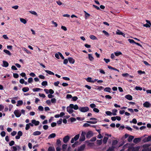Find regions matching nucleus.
Instances as JSON below:
<instances>
[{
    "label": "nucleus",
    "instance_id": "obj_29",
    "mask_svg": "<svg viewBox=\"0 0 151 151\" xmlns=\"http://www.w3.org/2000/svg\"><path fill=\"white\" fill-rule=\"evenodd\" d=\"M48 151H55V149L54 147H50L48 149Z\"/></svg>",
    "mask_w": 151,
    "mask_h": 151
},
{
    "label": "nucleus",
    "instance_id": "obj_63",
    "mask_svg": "<svg viewBox=\"0 0 151 151\" xmlns=\"http://www.w3.org/2000/svg\"><path fill=\"white\" fill-rule=\"evenodd\" d=\"M39 95L41 97H42L43 98H44L45 97V95L43 94V93H39Z\"/></svg>",
    "mask_w": 151,
    "mask_h": 151
},
{
    "label": "nucleus",
    "instance_id": "obj_34",
    "mask_svg": "<svg viewBox=\"0 0 151 151\" xmlns=\"http://www.w3.org/2000/svg\"><path fill=\"white\" fill-rule=\"evenodd\" d=\"M117 34L119 35H122L123 36L125 37V34L121 31H120L119 32H117Z\"/></svg>",
    "mask_w": 151,
    "mask_h": 151
},
{
    "label": "nucleus",
    "instance_id": "obj_62",
    "mask_svg": "<svg viewBox=\"0 0 151 151\" xmlns=\"http://www.w3.org/2000/svg\"><path fill=\"white\" fill-rule=\"evenodd\" d=\"M62 119H60L59 120L57 121V123L58 124H60L62 122Z\"/></svg>",
    "mask_w": 151,
    "mask_h": 151
},
{
    "label": "nucleus",
    "instance_id": "obj_41",
    "mask_svg": "<svg viewBox=\"0 0 151 151\" xmlns=\"http://www.w3.org/2000/svg\"><path fill=\"white\" fill-rule=\"evenodd\" d=\"M139 75L142 74H145V73L144 71H142L141 70H139L137 71Z\"/></svg>",
    "mask_w": 151,
    "mask_h": 151
},
{
    "label": "nucleus",
    "instance_id": "obj_12",
    "mask_svg": "<svg viewBox=\"0 0 151 151\" xmlns=\"http://www.w3.org/2000/svg\"><path fill=\"white\" fill-rule=\"evenodd\" d=\"M125 98L129 100H131L132 99V96L130 94H127L125 95Z\"/></svg>",
    "mask_w": 151,
    "mask_h": 151
},
{
    "label": "nucleus",
    "instance_id": "obj_16",
    "mask_svg": "<svg viewBox=\"0 0 151 151\" xmlns=\"http://www.w3.org/2000/svg\"><path fill=\"white\" fill-rule=\"evenodd\" d=\"M56 136L55 133H52L50 134L48 137V138L50 139L51 138H54Z\"/></svg>",
    "mask_w": 151,
    "mask_h": 151
},
{
    "label": "nucleus",
    "instance_id": "obj_28",
    "mask_svg": "<svg viewBox=\"0 0 151 151\" xmlns=\"http://www.w3.org/2000/svg\"><path fill=\"white\" fill-rule=\"evenodd\" d=\"M23 50L25 51L27 54H31V52L29 50H28L26 48L23 47L22 48Z\"/></svg>",
    "mask_w": 151,
    "mask_h": 151
},
{
    "label": "nucleus",
    "instance_id": "obj_1",
    "mask_svg": "<svg viewBox=\"0 0 151 151\" xmlns=\"http://www.w3.org/2000/svg\"><path fill=\"white\" fill-rule=\"evenodd\" d=\"M86 134V133L84 131H82L81 134L80 138L79 139V141L80 142H83L85 140V135Z\"/></svg>",
    "mask_w": 151,
    "mask_h": 151
},
{
    "label": "nucleus",
    "instance_id": "obj_39",
    "mask_svg": "<svg viewBox=\"0 0 151 151\" xmlns=\"http://www.w3.org/2000/svg\"><path fill=\"white\" fill-rule=\"evenodd\" d=\"M41 85L42 86H46L47 85V81H43Z\"/></svg>",
    "mask_w": 151,
    "mask_h": 151
},
{
    "label": "nucleus",
    "instance_id": "obj_25",
    "mask_svg": "<svg viewBox=\"0 0 151 151\" xmlns=\"http://www.w3.org/2000/svg\"><path fill=\"white\" fill-rule=\"evenodd\" d=\"M108 138L106 137H104L103 139V142L104 144H105L106 143Z\"/></svg>",
    "mask_w": 151,
    "mask_h": 151
},
{
    "label": "nucleus",
    "instance_id": "obj_57",
    "mask_svg": "<svg viewBox=\"0 0 151 151\" xmlns=\"http://www.w3.org/2000/svg\"><path fill=\"white\" fill-rule=\"evenodd\" d=\"M93 111L96 113H98L99 111V109L96 108H94L93 109Z\"/></svg>",
    "mask_w": 151,
    "mask_h": 151
},
{
    "label": "nucleus",
    "instance_id": "obj_42",
    "mask_svg": "<svg viewBox=\"0 0 151 151\" xmlns=\"http://www.w3.org/2000/svg\"><path fill=\"white\" fill-rule=\"evenodd\" d=\"M61 141L59 139H57L56 142V144L58 146L61 145Z\"/></svg>",
    "mask_w": 151,
    "mask_h": 151
},
{
    "label": "nucleus",
    "instance_id": "obj_2",
    "mask_svg": "<svg viewBox=\"0 0 151 151\" xmlns=\"http://www.w3.org/2000/svg\"><path fill=\"white\" fill-rule=\"evenodd\" d=\"M79 109L81 112H85L88 111L89 109L88 107L85 106L84 107H80Z\"/></svg>",
    "mask_w": 151,
    "mask_h": 151
},
{
    "label": "nucleus",
    "instance_id": "obj_58",
    "mask_svg": "<svg viewBox=\"0 0 151 151\" xmlns=\"http://www.w3.org/2000/svg\"><path fill=\"white\" fill-rule=\"evenodd\" d=\"M13 77L15 78H17L19 77V75L18 74L16 73H13Z\"/></svg>",
    "mask_w": 151,
    "mask_h": 151
},
{
    "label": "nucleus",
    "instance_id": "obj_3",
    "mask_svg": "<svg viewBox=\"0 0 151 151\" xmlns=\"http://www.w3.org/2000/svg\"><path fill=\"white\" fill-rule=\"evenodd\" d=\"M91 120H95V121H87L86 122L88 123L91 124H95L97 123V121H96L97 120V119L94 118H91L90 119Z\"/></svg>",
    "mask_w": 151,
    "mask_h": 151
},
{
    "label": "nucleus",
    "instance_id": "obj_4",
    "mask_svg": "<svg viewBox=\"0 0 151 151\" xmlns=\"http://www.w3.org/2000/svg\"><path fill=\"white\" fill-rule=\"evenodd\" d=\"M14 114L17 117H19L21 115V113L18 110H15L14 112Z\"/></svg>",
    "mask_w": 151,
    "mask_h": 151
},
{
    "label": "nucleus",
    "instance_id": "obj_32",
    "mask_svg": "<svg viewBox=\"0 0 151 151\" xmlns=\"http://www.w3.org/2000/svg\"><path fill=\"white\" fill-rule=\"evenodd\" d=\"M117 111V110L116 109H114L112 110L113 115L115 116L116 115V113Z\"/></svg>",
    "mask_w": 151,
    "mask_h": 151
},
{
    "label": "nucleus",
    "instance_id": "obj_46",
    "mask_svg": "<svg viewBox=\"0 0 151 151\" xmlns=\"http://www.w3.org/2000/svg\"><path fill=\"white\" fill-rule=\"evenodd\" d=\"M118 141L116 140H114L112 142V145H116L118 143Z\"/></svg>",
    "mask_w": 151,
    "mask_h": 151
},
{
    "label": "nucleus",
    "instance_id": "obj_30",
    "mask_svg": "<svg viewBox=\"0 0 151 151\" xmlns=\"http://www.w3.org/2000/svg\"><path fill=\"white\" fill-rule=\"evenodd\" d=\"M45 71L50 75H54V73L50 71L49 70H45Z\"/></svg>",
    "mask_w": 151,
    "mask_h": 151
},
{
    "label": "nucleus",
    "instance_id": "obj_7",
    "mask_svg": "<svg viewBox=\"0 0 151 151\" xmlns=\"http://www.w3.org/2000/svg\"><path fill=\"white\" fill-rule=\"evenodd\" d=\"M85 147V145L83 144L78 148V151H84Z\"/></svg>",
    "mask_w": 151,
    "mask_h": 151
},
{
    "label": "nucleus",
    "instance_id": "obj_9",
    "mask_svg": "<svg viewBox=\"0 0 151 151\" xmlns=\"http://www.w3.org/2000/svg\"><path fill=\"white\" fill-rule=\"evenodd\" d=\"M93 136V132L92 131H89L86 134V138H90Z\"/></svg>",
    "mask_w": 151,
    "mask_h": 151
},
{
    "label": "nucleus",
    "instance_id": "obj_19",
    "mask_svg": "<svg viewBox=\"0 0 151 151\" xmlns=\"http://www.w3.org/2000/svg\"><path fill=\"white\" fill-rule=\"evenodd\" d=\"M41 134V132H40L39 131H36L35 132H33V134L34 135L36 136V135H38L40 134Z\"/></svg>",
    "mask_w": 151,
    "mask_h": 151
},
{
    "label": "nucleus",
    "instance_id": "obj_10",
    "mask_svg": "<svg viewBox=\"0 0 151 151\" xmlns=\"http://www.w3.org/2000/svg\"><path fill=\"white\" fill-rule=\"evenodd\" d=\"M31 122L34 124L35 126L38 125L40 123V122L38 121H36L35 119H32L31 120Z\"/></svg>",
    "mask_w": 151,
    "mask_h": 151
},
{
    "label": "nucleus",
    "instance_id": "obj_15",
    "mask_svg": "<svg viewBox=\"0 0 151 151\" xmlns=\"http://www.w3.org/2000/svg\"><path fill=\"white\" fill-rule=\"evenodd\" d=\"M3 67H6L9 66V63L7 61L3 60Z\"/></svg>",
    "mask_w": 151,
    "mask_h": 151
},
{
    "label": "nucleus",
    "instance_id": "obj_43",
    "mask_svg": "<svg viewBox=\"0 0 151 151\" xmlns=\"http://www.w3.org/2000/svg\"><path fill=\"white\" fill-rule=\"evenodd\" d=\"M11 148L12 149V151H17V148L16 146H12L11 147Z\"/></svg>",
    "mask_w": 151,
    "mask_h": 151
},
{
    "label": "nucleus",
    "instance_id": "obj_45",
    "mask_svg": "<svg viewBox=\"0 0 151 151\" xmlns=\"http://www.w3.org/2000/svg\"><path fill=\"white\" fill-rule=\"evenodd\" d=\"M102 143V142L101 140H97V144L100 145Z\"/></svg>",
    "mask_w": 151,
    "mask_h": 151
},
{
    "label": "nucleus",
    "instance_id": "obj_61",
    "mask_svg": "<svg viewBox=\"0 0 151 151\" xmlns=\"http://www.w3.org/2000/svg\"><path fill=\"white\" fill-rule=\"evenodd\" d=\"M102 32L106 36H109V34L106 31L104 30H103Z\"/></svg>",
    "mask_w": 151,
    "mask_h": 151
},
{
    "label": "nucleus",
    "instance_id": "obj_24",
    "mask_svg": "<svg viewBox=\"0 0 151 151\" xmlns=\"http://www.w3.org/2000/svg\"><path fill=\"white\" fill-rule=\"evenodd\" d=\"M88 58L90 61H92L94 60V58L93 57L92 55L91 54L88 55Z\"/></svg>",
    "mask_w": 151,
    "mask_h": 151
},
{
    "label": "nucleus",
    "instance_id": "obj_8",
    "mask_svg": "<svg viewBox=\"0 0 151 151\" xmlns=\"http://www.w3.org/2000/svg\"><path fill=\"white\" fill-rule=\"evenodd\" d=\"M70 137L68 135L65 136L63 139V141L65 143H66L69 140Z\"/></svg>",
    "mask_w": 151,
    "mask_h": 151
},
{
    "label": "nucleus",
    "instance_id": "obj_35",
    "mask_svg": "<svg viewBox=\"0 0 151 151\" xmlns=\"http://www.w3.org/2000/svg\"><path fill=\"white\" fill-rule=\"evenodd\" d=\"M114 54H115V55L116 56H118L120 55H121L122 54V53L120 52H115Z\"/></svg>",
    "mask_w": 151,
    "mask_h": 151
},
{
    "label": "nucleus",
    "instance_id": "obj_26",
    "mask_svg": "<svg viewBox=\"0 0 151 151\" xmlns=\"http://www.w3.org/2000/svg\"><path fill=\"white\" fill-rule=\"evenodd\" d=\"M104 88L102 86H97L95 89L99 91H101Z\"/></svg>",
    "mask_w": 151,
    "mask_h": 151
},
{
    "label": "nucleus",
    "instance_id": "obj_44",
    "mask_svg": "<svg viewBox=\"0 0 151 151\" xmlns=\"http://www.w3.org/2000/svg\"><path fill=\"white\" fill-rule=\"evenodd\" d=\"M90 38L93 40H95L97 39V38L93 35H91L90 36Z\"/></svg>",
    "mask_w": 151,
    "mask_h": 151
},
{
    "label": "nucleus",
    "instance_id": "obj_33",
    "mask_svg": "<svg viewBox=\"0 0 151 151\" xmlns=\"http://www.w3.org/2000/svg\"><path fill=\"white\" fill-rule=\"evenodd\" d=\"M130 123H133L134 124H136L137 123V121L136 119L134 118L132 119V121H130Z\"/></svg>",
    "mask_w": 151,
    "mask_h": 151
},
{
    "label": "nucleus",
    "instance_id": "obj_59",
    "mask_svg": "<svg viewBox=\"0 0 151 151\" xmlns=\"http://www.w3.org/2000/svg\"><path fill=\"white\" fill-rule=\"evenodd\" d=\"M72 101H76L78 99V98L76 96H73V97H72Z\"/></svg>",
    "mask_w": 151,
    "mask_h": 151
},
{
    "label": "nucleus",
    "instance_id": "obj_49",
    "mask_svg": "<svg viewBox=\"0 0 151 151\" xmlns=\"http://www.w3.org/2000/svg\"><path fill=\"white\" fill-rule=\"evenodd\" d=\"M69 119L70 120L71 122H75L76 120V119L74 117H71Z\"/></svg>",
    "mask_w": 151,
    "mask_h": 151
},
{
    "label": "nucleus",
    "instance_id": "obj_56",
    "mask_svg": "<svg viewBox=\"0 0 151 151\" xmlns=\"http://www.w3.org/2000/svg\"><path fill=\"white\" fill-rule=\"evenodd\" d=\"M1 135L2 137H4L6 135V133L4 131H2L1 133Z\"/></svg>",
    "mask_w": 151,
    "mask_h": 151
},
{
    "label": "nucleus",
    "instance_id": "obj_40",
    "mask_svg": "<svg viewBox=\"0 0 151 151\" xmlns=\"http://www.w3.org/2000/svg\"><path fill=\"white\" fill-rule=\"evenodd\" d=\"M135 88V89L137 91H141L142 90V88L139 86H136Z\"/></svg>",
    "mask_w": 151,
    "mask_h": 151
},
{
    "label": "nucleus",
    "instance_id": "obj_36",
    "mask_svg": "<svg viewBox=\"0 0 151 151\" xmlns=\"http://www.w3.org/2000/svg\"><path fill=\"white\" fill-rule=\"evenodd\" d=\"M92 78L90 77H88V78L86 79V81L92 83L93 82V81L91 80Z\"/></svg>",
    "mask_w": 151,
    "mask_h": 151
},
{
    "label": "nucleus",
    "instance_id": "obj_14",
    "mask_svg": "<svg viewBox=\"0 0 151 151\" xmlns=\"http://www.w3.org/2000/svg\"><path fill=\"white\" fill-rule=\"evenodd\" d=\"M141 140V139L140 138H135L133 140V142L136 143L137 144L138 143V142H139Z\"/></svg>",
    "mask_w": 151,
    "mask_h": 151
},
{
    "label": "nucleus",
    "instance_id": "obj_37",
    "mask_svg": "<svg viewBox=\"0 0 151 151\" xmlns=\"http://www.w3.org/2000/svg\"><path fill=\"white\" fill-rule=\"evenodd\" d=\"M150 145L148 144H145L143 145V147L144 148L147 149Z\"/></svg>",
    "mask_w": 151,
    "mask_h": 151
},
{
    "label": "nucleus",
    "instance_id": "obj_55",
    "mask_svg": "<svg viewBox=\"0 0 151 151\" xmlns=\"http://www.w3.org/2000/svg\"><path fill=\"white\" fill-rule=\"evenodd\" d=\"M128 41L131 43H135V42L133 40L131 39H128Z\"/></svg>",
    "mask_w": 151,
    "mask_h": 151
},
{
    "label": "nucleus",
    "instance_id": "obj_20",
    "mask_svg": "<svg viewBox=\"0 0 151 151\" xmlns=\"http://www.w3.org/2000/svg\"><path fill=\"white\" fill-rule=\"evenodd\" d=\"M29 90V88L28 87H24L22 89V91L24 92L28 91Z\"/></svg>",
    "mask_w": 151,
    "mask_h": 151
},
{
    "label": "nucleus",
    "instance_id": "obj_21",
    "mask_svg": "<svg viewBox=\"0 0 151 151\" xmlns=\"http://www.w3.org/2000/svg\"><path fill=\"white\" fill-rule=\"evenodd\" d=\"M3 51L9 55H12V54L10 51L7 50H4Z\"/></svg>",
    "mask_w": 151,
    "mask_h": 151
},
{
    "label": "nucleus",
    "instance_id": "obj_48",
    "mask_svg": "<svg viewBox=\"0 0 151 151\" xmlns=\"http://www.w3.org/2000/svg\"><path fill=\"white\" fill-rule=\"evenodd\" d=\"M38 109L40 111H43L44 110L43 107L41 106H38Z\"/></svg>",
    "mask_w": 151,
    "mask_h": 151
},
{
    "label": "nucleus",
    "instance_id": "obj_5",
    "mask_svg": "<svg viewBox=\"0 0 151 151\" xmlns=\"http://www.w3.org/2000/svg\"><path fill=\"white\" fill-rule=\"evenodd\" d=\"M143 106L146 108H149L151 107V104L147 101H145L143 104Z\"/></svg>",
    "mask_w": 151,
    "mask_h": 151
},
{
    "label": "nucleus",
    "instance_id": "obj_11",
    "mask_svg": "<svg viewBox=\"0 0 151 151\" xmlns=\"http://www.w3.org/2000/svg\"><path fill=\"white\" fill-rule=\"evenodd\" d=\"M69 62L71 64H74L75 62V60L72 57H69L68 58Z\"/></svg>",
    "mask_w": 151,
    "mask_h": 151
},
{
    "label": "nucleus",
    "instance_id": "obj_47",
    "mask_svg": "<svg viewBox=\"0 0 151 151\" xmlns=\"http://www.w3.org/2000/svg\"><path fill=\"white\" fill-rule=\"evenodd\" d=\"M14 142L13 141V140H12V141H11L9 143V145H10V146H12V145H14Z\"/></svg>",
    "mask_w": 151,
    "mask_h": 151
},
{
    "label": "nucleus",
    "instance_id": "obj_54",
    "mask_svg": "<svg viewBox=\"0 0 151 151\" xmlns=\"http://www.w3.org/2000/svg\"><path fill=\"white\" fill-rule=\"evenodd\" d=\"M90 107L92 108H94L96 106V105L93 103L91 104H90Z\"/></svg>",
    "mask_w": 151,
    "mask_h": 151
},
{
    "label": "nucleus",
    "instance_id": "obj_64",
    "mask_svg": "<svg viewBox=\"0 0 151 151\" xmlns=\"http://www.w3.org/2000/svg\"><path fill=\"white\" fill-rule=\"evenodd\" d=\"M146 139L147 140V141L149 142L151 141V136H149L148 137H146Z\"/></svg>",
    "mask_w": 151,
    "mask_h": 151
},
{
    "label": "nucleus",
    "instance_id": "obj_53",
    "mask_svg": "<svg viewBox=\"0 0 151 151\" xmlns=\"http://www.w3.org/2000/svg\"><path fill=\"white\" fill-rule=\"evenodd\" d=\"M83 126L84 127H91V125L88 123H85L83 125Z\"/></svg>",
    "mask_w": 151,
    "mask_h": 151
},
{
    "label": "nucleus",
    "instance_id": "obj_31",
    "mask_svg": "<svg viewBox=\"0 0 151 151\" xmlns=\"http://www.w3.org/2000/svg\"><path fill=\"white\" fill-rule=\"evenodd\" d=\"M67 145L63 144L62 145V149L63 151H65L67 148Z\"/></svg>",
    "mask_w": 151,
    "mask_h": 151
},
{
    "label": "nucleus",
    "instance_id": "obj_38",
    "mask_svg": "<svg viewBox=\"0 0 151 151\" xmlns=\"http://www.w3.org/2000/svg\"><path fill=\"white\" fill-rule=\"evenodd\" d=\"M29 12L32 14L35 15L36 16H38V15H37V13L35 12V11H30Z\"/></svg>",
    "mask_w": 151,
    "mask_h": 151
},
{
    "label": "nucleus",
    "instance_id": "obj_27",
    "mask_svg": "<svg viewBox=\"0 0 151 151\" xmlns=\"http://www.w3.org/2000/svg\"><path fill=\"white\" fill-rule=\"evenodd\" d=\"M80 134H78L76 135L73 138L75 140V141H76L77 140L79 137Z\"/></svg>",
    "mask_w": 151,
    "mask_h": 151
},
{
    "label": "nucleus",
    "instance_id": "obj_22",
    "mask_svg": "<svg viewBox=\"0 0 151 151\" xmlns=\"http://www.w3.org/2000/svg\"><path fill=\"white\" fill-rule=\"evenodd\" d=\"M23 101L22 100H19L18 101L16 105L18 106H19V105H21L23 104Z\"/></svg>",
    "mask_w": 151,
    "mask_h": 151
},
{
    "label": "nucleus",
    "instance_id": "obj_17",
    "mask_svg": "<svg viewBox=\"0 0 151 151\" xmlns=\"http://www.w3.org/2000/svg\"><path fill=\"white\" fill-rule=\"evenodd\" d=\"M111 88L110 87H106L104 89V91L106 92L111 93Z\"/></svg>",
    "mask_w": 151,
    "mask_h": 151
},
{
    "label": "nucleus",
    "instance_id": "obj_51",
    "mask_svg": "<svg viewBox=\"0 0 151 151\" xmlns=\"http://www.w3.org/2000/svg\"><path fill=\"white\" fill-rule=\"evenodd\" d=\"M42 89L39 88H33V91H39L40 90H42Z\"/></svg>",
    "mask_w": 151,
    "mask_h": 151
},
{
    "label": "nucleus",
    "instance_id": "obj_18",
    "mask_svg": "<svg viewBox=\"0 0 151 151\" xmlns=\"http://www.w3.org/2000/svg\"><path fill=\"white\" fill-rule=\"evenodd\" d=\"M134 137L133 136L130 135L129 136L128 139V141L129 142H130L132 141V139H134Z\"/></svg>",
    "mask_w": 151,
    "mask_h": 151
},
{
    "label": "nucleus",
    "instance_id": "obj_60",
    "mask_svg": "<svg viewBox=\"0 0 151 151\" xmlns=\"http://www.w3.org/2000/svg\"><path fill=\"white\" fill-rule=\"evenodd\" d=\"M106 114L107 115L110 116L112 114V113L109 111H106Z\"/></svg>",
    "mask_w": 151,
    "mask_h": 151
},
{
    "label": "nucleus",
    "instance_id": "obj_13",
    "mask_svg": "<svg viewBox=\"0 0 151 151\" xmlns=\"http://www.w3.org/2000/svg\"><path fill=\"white\" fill-rule=\"evenodd\" d=\"M67 111L69 112L70 114H72L74 111L72 109L70 108V107H68V106L67 107Z\"/></svg>",
    "mask_w": 151,
    "mask_h": 151
},
{
    "label": "nucleus",
    "instance_id": "obj_6",
    "mask_svg": "<svg viewBox=\"0 0 151 151\" xmlns=\"http://www.w3.org/2000/svg\"><path fill=\"white\" fill-rule=\"evenodd\" d=\"M22 135V132L21 131H19L17 133V135L16 136L15 138L16 139H18L20 138V137Z\"/></svg>",
    "mask_w": 151,
    "mask_h": 151
},
{
    "label": "nucleus",
    "instance_id": "obj_23",
    "mask_svg": "<svg viewBox=\"0 0 151 151\" xmlns=\"http://www.w3.org/2000/svg\"><path fill=\"white\" fill-rule=\"evenodd\" d=\"M20 20L21 22L24 24H25L27 23V21L24 19L22 18H20Z\"/></svg>",
    "mask_w": 151,
    "mask_h": 151
},
{
    "label": "nucleus",
    "instance_id": "obj_50",
    "mask_svg": "<svg viewBox=\"0 0 151 151\" xmlns=\"http://www.w3.org/2000/svg\"><path fill=\"white\" fill-rule=\"evenodd\" d=\"M78 142H75L74 144H73L72 145V147H73V148L75 147L77 145H78Z\"/></svg>",
    "mask_w": 151,
    "mask_h": 151
},
{
    "label": "nucleus",
    "instance_id": "obj_52",
    "mask_svg": "<svg viewBox=\"0 0 151 151\" xmlns=\"http://www.w3.org/2000/svg\"><path fill=\"white\" fill-rule=\"evenodd\" d=\"M28 81L29 83H31L33 81V79L32 78H30L28 79Z\"/></svg>",
    "mask_w": 151,
    "mask_h": 151
}]
</instances>
